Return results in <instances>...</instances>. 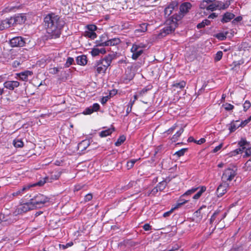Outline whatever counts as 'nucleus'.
Segmentation results:
<instances>
[{
    "instance_id": "obj_1",
    "label": "nucleus",
    "mask_w": 251,
    "mask_h": 251,
    "mask_svg": "<svg viewBox=\"0 0 251 251\" xmlns=\"http://www.w3.org/2000/svg\"><path fill=\"white\" fill-rule=\"evenodd\" d=\"M45 26L47 33L52 38H56L61 34V29L64 25V22L54 14H50L44 18Z\"/></svg>"
},
{
    "instance_id": "obj_2",
    "label": "nucleus",
    "mask_w": 251,
    "mask_h": 251,
    "mask_svg": "<svg viewBox=\"0 0 251 251\" xmlns=\"http://www.w3.org/2000/svg\"><path fill=\"white\" fill-rule=\"evenodd\" d=\"M113 59L111 55H108L103 58L97 61L94 64V68L98 74L105 73L107 68L110 66Z\"/></svg>"
},
{
    "instance_id": "obj_3",
    "label": "nucleus",
    "mask_w": 251,
    "mask_h": 251,
    "mask_svg": "<svg viewBox=\"0 0 251 251\" xmlns=\"http://www.w3.org/2000/svg\"><path fill=\"white\" fill-rule=\"evenodd\" d=\"M49 199L46 196L39 194L30 200V202L34 208H40L46 202L49 201Z\"/></svg>"
},
{
    "instance_id": "obj_4",
    "label": "nucleus",
    "mask_w": 251,
    "mask_h": 251,
    "mask_svg": "<svg viewBox=\"0 0 251 251\" xmlns=\"http://www.w3.org/2000/svg\"><path fill=\"white\" fill-rule=\"evenodd\" d=\"M237 175V169L236 167L233 168H227L226 169L222 176V181L228 182L231 181Z\"/></svg>"
},
{
    "instance_id": "obj_5",
    "label": "nucleus",
    "mask_w": 251,
    "mask_h": 251,
    "mask_svg": "<svg viewBox=\"0 0 251 251\" xmlns=\"http://www.w3.org/2000/svg\"><path fill=\"white\" fill-rule=\"evenodd\" d=\"M143 46L133 44L131 49V52L132 53V58L136 60L143 52Z\"/></svg>"
},
{
    "instance_id": "obj_6",
    "label": "nucleus",
    "mask_w": 251,
    "mask_h": 251,
    "mask_svg": "<svg viewBox=\"0 0 251 251\" xmlns=\"http://www.w3.org/2000/svg\"><path fill=\"white\" fill-rule=\"evenodd\" d=\"M10 44L13 47H23L25 46V42L23 38L18 36L13 38L10 41Z\"/></svg>"
},
{
    "instance_id": "obj_7",
    "label": "nucleus",
    "mask_w": 251,
    "mask_h": 251,
    "mask_svg": "<svg viewBox=\"0 0 251 251\" xmlns=\"http://www.w3.org/2000/svg\"><path fill=\"white\" fill-rule=\"evenodd\" d=\"M120 40L119 38H113L106 41H103L101 39L100 42L97 43V46H111L118 45L120 43Z\"/></svg>"
},
{
    "instance_id": "obj_8",
    "label": "nucleus",
    "mask_w": 251,
    "mask_h": 251,
    "mask_svg": "<svg viewBox=\"0 0 251 251\" xmlns=\"http://www.w3.org/2000/svg\"><path fill=\"white\" fill-rule=\"evenodd\" d=\"M176 27V23L172 21L169 25H167L163 28L162 31L160 32L161 36H165L167 34L171 33L175 31Z\"/></svg>"
},
{
    "instance_id": "obj_9",
    "label": "nucleus",
    "mask_w": 251,
    "mask_h": 251,
    "mask_svg": "<svg viewBox=\"0 0 251 251\" xmlns=\"http://www.w3.org/2000/svg\"><path fill=\"white\" fill-rule=\"evenodd\" d=\"M229 187V183L228 182L222 181V183L219 185L217 189V194L218 197H222L227 191V188Z\"/></svg>"
},
{
    "instance_id": "obj_10",
    "label": "nucleus",
    "mask_w": 251,
    "mask_h": 251,
    "mask_svg": "<svg viewBox=\"0 0 251 251\" xmlns=\"http://www.w3.org/2000/svg\"><path fill=\"white\" fill-rule=\"evenodd\" d=\"M34 209L31 202H27L21 205L18 208V213L21 214L26 212L27 211Z\"/></svg>"
},
{
    "instance_id": "obj_11",
    "label": "nucleus",
    "mask_w": 251,
    "mask_h": 251,
    "mask_svg": "<svg viewBox=\"0 0 251 251\" xmlns=\"http://www.w3.org/2000/svg\"><path fill=\"white\" fill-rule=\"evenodd\" d=\"M192 4L190 2H185L182 3L179 7L180 12L182 16L187 13L192 8Z\"/></svg>"
},
{
    "instance_id": "obj_12",
    "label": "nucleus",
    "mask_w": 251,
    "mask_h": 251,
    "mask_svg": "<svg viewBox=\"0 0 251 251\" xmlns=\"http://www.w3.org/2000/svg\"><path fill=\"white\" fill-rule=\"evenodd\" d=\"M11 19L12 20V22L13 23V25H14L22 24L24 23L26 20L25 16L22 14H18L14 17H11Z\"/></svg>"
},
{
    "instance_id": "obj_13",
    "label": "nucleus",
    "mask_w": 251,
    "mask_h": 251,
    "mask_svg": "<svg viewBox=\"0 0 251 251\" xmlns=\"http://www.w3.org/2000/svg\"><path fill=\"white\" fill-rule=\"evenodd\" d=\"M3 85L6 89L13 90L20 85V83L17 81H7L4 83Z\"/></svg>"
},
{
    "instance_id": "obj_14",
    "label": "nucleus",
    "mask_w": 251,
    "mask_h": 251,
    "mask_svg": "<svg viewBox=\"0 0 251 251\" xmlns=\"http://www.w3.org/2000/svg\"><path fill=\"white\" fill-rule=\"evenodd\" d=\"M12 20L11 19V18L2 21L0 24V30H2L13 25V23H12Z\"/></svg>"
},
{
    "instance_id": "obj_15",
    "label": "nucleus",
    "mask_w": 251,
    "mask_h": 251,
    "mask_svg": "<svg viewBox=\"0 0 251 251\" xmlns=\"http://www.w3.org/2000/svg\"><path fill=\"white\" fill-rule=\"evenodd\" d=\"M106 53V50L104 48H94L91 51V53L93 56L99 55L100 54H104Z\"/></svg>"
},
{
    "instance_id": "obj_16",
    "label": "nucleus",
    "mask_w": 251,
    "mask_h": 251,
    "mask_svg": "<svg viewBox=\"0 0 251 251\" xmlns=\"http://www.w3.org/2000/svg\"><path fill=\"white\" fill-rule=\"evenodd\" d=\"M235 15L233 13L226 12L224 15L221 21L223 23H227L233 19Z\"/></svg>"
},
{
    "instance_id": "obj_17",
    "label": "nucleus",
    "mask_w": 251,
    "mask_h": 251,
    "mask_svg": "<svg viewBox=\"0 0 251 251\" xmlns=\"http://www.w3.org/2000/svg\"><path fill=\"white\" fill-rule=\"evenodd\" d=\"M32 72L29 71H26L18 74L21 80L26 81L28 75H31Z\"/></svg>"
},
{
    "instance_id": "obj_18",
    "label": "nucleus",
    "mask_w": 251,
    "mask_h": 251,
    "mask_svg": "<svg viewBox=\"0 0 251 251\" xmlns=\"http://www.w3.org/2000/svg\"><path fill=\"white\" fill-rule=\"evenodd\" d=\"M77 63L80 65H85L87 64V57L85 55H80L77 57L76 59Z\"/></svg>"
},
{
    "instance_id": "obj_19",
    "label": "nucleus",
    "mask_w": 251,
    "mask_h": 251,
    "mask_svg": "<svg viewBox=\"0 0 251 251\" xmlns=\"http://www.w3.org/2000/svg\"><path fill=\"white\" fill-rule=\"evenodd\" d=\"M170 180L166 179L161 182H160L156 187L159 189V191H163L166 187L167 183L169 182Z\"/></svg>"
},
{
    "instance_id": "obj_20",
    "label": "nucleus",
    "mask_w": 251,
    "mask_h": 251,
    "mask_svg": "<svg viewBox=\"0 0 251 251\" xmlns=\"http://www.w3.org/2000/svg\"><path fill=\"white\" fill-rule=\"evenodd\" d=\"M147 30V25L146 23L142 24L138 28L135 30V32H144Z\"/></svg>"
},
{
    "instance_id": "obj_21",
    "label": "nucleus",
    "mask_w": 251,
    "mask_h": 251,
    "mask_svg": "<svg viewBox=\"0 0 251 251\" xmlns=\"http://www.w3.org/2000/svg\"><path fill=\"white\" fill-rule=\"evenodd\" d=\"M210 21L208 20L205 19L202 21L201 23L198 24L197 25L198 28H201L205 27V25H209Z\"/></svg>"
},
{
    "instance_id": "obj_22",
    "label": "nucleus",
    "mask_w": 251,
    "mask_h": 251,
    "mask_svg": "<svg viewBox=\"0 0 251 251\" xmlns=\"http://www.w3.org/2000/svg\"><path fill=\"white\" fill-rule=\"evenodd\" d=\"M184 129L183 128H181L177 132L173 135L172 140L173 142H176L178 139V138L183 133Z\"/></svg>"
},
{
    "instance_id": "obj_23",
    "label": "nucleus",
    "mask_w": 251,
    "mask_h": 251,
    "mask_svg": "<svg viewBox=\"0 0 251 251\" xmlns=\"http://www.w3.org/2000/svg\"><path fill=\"white\" fill-rule=\"evenodd\" d=\"M238 145L240 146L241 149L243 150V151L244 149L246 148V146H249V142H248L246 139H242L240 142L238 143Z\"/></svg>"
},
{
    "instance_id": "obj_24",
    "label": "nucleus",
    "mask_w": 251,
    "mask_h": 251,
    "mask_svg": "<svg viewBox=\"0 0 251 251\" xmlns=\"http://www.w3.org/2000/svg\"><path fill=\"white\" fill-rule=\"evenodd\" d=\"M84 35L86 37L90 38L92 39H95L97 36L96 33L95 32L90 31L89 30L86 31L85 32Z\"/></svg>"
},
{
    "instance_id": "obj_25",
    "label": "nucleus",
    "mask_w": 251,
    "mask_h": 251,
    "mask_svg": "<svg viewBox=\"0 0 251 251\" xmlns=\"http://www.w3.org/2000/svg\"><path fill=\"white\" fill-rule=\"evenodd\" d=\"M242 152L243 150L239 148L237 149L232 151H231L227 155H228L229 157H232L233 156H235L236 155L238 154L239 153H242Z\"/></svg>"
},
{
    "instance_id": "obj_26",
    "label": "nucleus",
    "mask_w": 251,
    "mask_h": 251,
    "mask_svg": "<svg viewBox=\"0 0 251 251\" xmlns=\"http://www.w3.org/2000/svg\"><path fill=\"white\" fill-rule=\"evenodd\" d=\"M186 85V82L184 81L174 83L173 86L176 88H179L180 89L183 88Z\"/></svg>"
},
{
    "instance_id": "obj_27",
    "label": "nucleus",
    "mask_w": 251,
    "mask_h": 251,
    "mask_svg": "<svg viewBox=\"0 0 251 251\" xmlns=\"http://www.w3.org/2000/svg\"><path fill=\"white\" fill-rule=\"evenodd\" d=\"M226 213H220V211H219L218 216H217V225H219V223L221 222L222 220L226 217Z\"/></svg>"
},
{
    "instance_id": "obj_28",
    "label": "nucleus",
    "mask_w": 251,
    "mask_h": 251,
    "mask_svg": "<svg viewBox=\"0 0 251 251\" xmlns=\"http://www.w3.org/2000/svg\"><path fill=\"white\" fill-rule=\"evenodd\" d=\"M13 145L16 148H21L24 145V143L21 140L16 139L13 141Z\"/></svg>"
},
{
    "instance_id": "obj_29",
    "label": "nucleus",
    "mask_w": 251,
    "mask_h": 251,
    "mask_svg": "<svg viewBox=\"0 0 251 251\" xmlns=\"http://www.w3.org/2000/svg\"><path fill=\"white\" fill-rule=\"evenodd\" d=\"M113 130L108 129L102 131L100 132V136L102 137H106L112 133Z\"/></svg>"
},
{
    "instance_id": "obj_30",
    "label": "nucleus",
    "mask_w": 251,
    "mask_h": 251,
    "mask_svg": "<svg viewBox=\"0 0 251 251\" xmlns=\"http://www.w3.org/2000/svg\"><path fill=\"white\" fill-rule=\"evenodd\" d=\"M126 140V137L124 135L121 136L115 142L116 146H120Z\"/></svg>"
},
{
    "instance_id": "obj_31",
    "label": "nucleus",
    "mask_w": 251,
    "mask_h": 251,
    "mask_svg": "<svg viewBox=\"0 0 251 251\" xmlns=\"http://www.w3.org/2000/svg\"><path fill=\"white\" fill-rule=\"evenodd\" d=\"M219 211H216L212 216H211L210 219V223L211 224H212L215 221V223L217 222V216H218Z\"/></svg>"
},
{
    "instance_id": "obj_32",
    "label": "nucleus",
    "mask_w": 251,
    "mask_h": 251,
    "mask_svg": "<svg viewBox=\"0 0 251 251\" xmlns=\"http://www.w3.org/2000/svg\"><path fill=\"white\" fill-rule=\"evenodd\" d=\"M239 126L240 125H236L234 122H231L228 128L230 132H234Z\"/></svg>"
},
{
    "instance_id": "obj_33",
    "label": "nucleus",
    "mask_w": 251,
    "mask_h": 251,
    "mask_svg": "<svg viewBox=\"0 0 251 251\" xmlns=\"http://www.w3.org/2000/svg\"><path fill=\"white\" fill-rule=\"evenodd\" d=\"M223 52L222 51H219L217 52L214 57V60L216 61H220L223 56Z\"/></svg>"
},
{
    "instance_id": "obj_34",
    "label": "nucleus",
    "mask_w": 251,
    "mask_h": 251,
    "mask_svg": "<svg viewBox=\"0 0 251 251\" xmlns=\"http://www.w3.org/2000/svg\"><path fill=\"white\" fill-rule=\"evenodd\" d=\"M245 169L247 171H251V159L248 160L245 164Z\"/></svg>"
},
{
    "instance_id": "obj_35",
    "label": "nucleus",
    "mask_w": 251,
    "mask_h": 251,
    "mask_svg": "<svg viewBox=\"0 0 251 251\" xmlns=\"http://www.w3.org/2000/svg\"><path fill=\"white\" fill-rule=\"evenodd\" d=\"M188 201L187 200H183L181 199H180L178 200L176 204V205L174 206V208L176 209L180 207L181 205H183V204L187 202Z\"/></svg>"
},
{
    "instance_id": "obj_36",
    "label": "nucleus",
    "mask_w": 251,
    "mask_h": 251,
    "mask_svg": "<svg viewBox=\"0 0 251 251\" xmlns=\"http://www.w3.org/2000/svg\"><path fill=\"white\" fill-rule=\"evenodd\" d=\"M198 187L192 188V189L188 190L187 191H186L183 195V196L191 195V194L194 193V192H195L196 191H197L198 190Z\"/></svg>"
},
{
    "instance_id": "obj_37",
    "label": "nucleus",
    "mask_w": 251,
    "mask_h": 251,
    "mask_svg": "<svg viewBox=\"0 0 251 251\" xmlns=\"http://www.w3.org/2000/svg\"><path fill=\"white\" fill-rule=\"evenodd\" d=\"M244 63V61L242 60H239L238 61H234L233 62V70H236V68L239 65L243 64Z\"/></svg>"
},
{
    "instance_id": "obj_38",
    "label": "nucleus",
    "mask_w": 251,
    "mask_h": 251,
    "mask_svg": "<svg viewBox=\"0 0 251 251\" xmlns=\"http://www.w3.org/2000/svg\"><path fill=\"white\" fill-rule=\"evenodd\" d=\"M159 191V189L156 186L153 189H152V190L151 192H148L147 195L148 196H150L151 195L154 196L157 194Z\"/></svg>"
},
{
    "instance_id": "obj_39",
    "label": "nucleus",
    "mask_w": 251,
    "mask_h": 251,
    "mask_svg": "<svg viewBox=\"0 0 251 251\" xmlns=\"http://www.w3.org/2000/svg\"><path fill=\"white\" fill-rule=\"evenodd\" d=\"M137 161L136 159H132L127 162V168L128 169H131Z\"/></svg>"
},
{
    "instance_id": "obj_40",
    "label": "nucleus",
    "mask_w": 251,
    "mask_h": 251,
    "mask_svg": "<svg viewBox=\"0 0 251 251\" xmlns=\"http://www.w3.org/2000/svg\"><path fill=\"white\" fill-rule=\"evenodd\" d=\"M186 151H187V149H182L180 150L179 151H176L175 153V155H177L178 157L183 156L184 154V153Z\"/></svg>"
},
{
    "instance_id": "obj_41",
    "label": "nucleus",
    "mask_w": 251,
    "mask_h": 251,
    "mask_svg": "<svg viewBox=\"0 0 251 251\" xmlns=\"http://www.w3.org/2000/svg\"><path fill=\"white\" fill-rule=\"evenodd\" d=\"M206 9L212 11L216 10L217 9L216 3L214 2L208 5L206 7Z\"/></svg>"
},
{
    "instance_id": "obj_42",
    "label": "nucleus",
    "mask_w": 251,
    "mask_h": 251,
    "mask_svg": "<svg viewBox=\"0 0 251 251\" xmlns=\"http://www.w3.org/2000/svg\"><path fill=\"white\" fill-rule=\"evenodd\" d=\"M74 62V59L72 57H68L66 61V63L65 64V66L66 67H69L70 65H71Z\"/></svg>"
},
{
    "instance_id": "obj_43",
    "label": "nucleus",
    "mask_w": 251,
    "mask_h": 251,
    "mask_svg": "<svg viewBox=\"0 0 251 251\" xmlns=\"http://www.w3.org/2000/svg\"><path fill=\"white\" fill-rule=\"evenodd\" d=\"M173 10L171 7L168 6L164 10L165 14L169 16L172 13Z\"/></svg>"
},
{
    "instance_id": "obj_44",
    "label": "nucleus",
    "mask_w": 251,
    "mask_h": 251,
    "mask_svg": "<svg viewBox=\"0 0 251 251\" xmlns=\"http://www.w3.org/2000/svg\"><path fill=\"white\" fill-rule=\"evenodd\" d=\"M251 121V116H250L247 119L242 121L240 124V126L244 127L247 125Z\"/></svg>"
},
{
    "instance_id": "obj_45",
    "label": "nucleus",
    "mask_w": 251,
    "mask_h": 251,
    "mask_svg": "<svg viewBox=\"0 0 251 251\" xmlns=\"http://www.w3.org/2000/svg\"><path fill=\"white\" fill-rule=\"evenodd\" d=\"M7 216H5L2 213H0V223L2 222L8 221L9 219L7 218Z\"/></svg>"
},
{
    "instance_id": "obj_46",
    "label": "nucleus",
    "mask_w": 251,
    "mask_h": 251,
    "mask_svg": "<svg viewBox=\"0 0 251 251\" xmlns=\"http://www.w3.org/2000/svg\"><path fill=\"white\" fill-rule=\"evenodd\" d=\"M251 106V102L248 100H246L243 104L244 111H247Z\"/></svg>"
},
{
    "instance_id": "obj_47",
    "label": "nucleus",
    "mask_w": 251,
    "mask_h": 251,
    "mask_svg": "<svg viewBox=\"0 0 251 251\" xmlns=\"http://www.w3.org/2000/svg\"><path fill=\"white\" fill-rule=\"evenodd\" d=\"M136 184V182H135L134 181H130V182H129V183L126 186H125L124 187V189L127 190V189H129L130 188L133 187V186H135Z\"/></svg>"
},
{
    "instance_id": "obj_48",
    "label": "nucleus",
    "mask_w": 251,
    "mask_h": 251,
    "mask_svg": "<svg viewBox=\"0 0 251 251\" xmlns=\"http://www.w3.org/2000/svg\"><path fill=\"white\" fill-rule=\"evenodd\" d=\"M61 173L60 172H56L54 174H52L51 178L53 179H57L60 176Z\"/></svg>"
},
{
    "instance_id": "obj_49",
    "label": "nucleus",
    "mask_w": 251,
    "mask_h": 251,
    "mask_svg": "<svg viewBox=\"0 0 251 251\" xmlns=\"http://www.w3.org/2000/svg\"><path fill=\"white\" fill-rule=\"evenodd\" d=\"M223 106H224L225 109L227 111L231 110L234 108V106L233 105L227 103L223 105Z\"/></svg>"
},
{
    "instance_id": "obj_50",
    "label": "nucleus",
    "mask_w": 251,
    "mask_h": 251,
    "mask_svg": "<svg viewBox=\"0 0 251 251\" xmlns=\"http://www.w3.org/2000/svg\"><path fill=\"white\" fill-rule=\"evenodd\" d=\"M60 68L58 67H54L50 69V73L51 74H56L59 71Z\"/></svg>"
},
{
    "instance_id": "obj_51",
    "label": "nucleus",
    "mask_w": 251,
    "mask_h": 251,
    "mask_svg": "<svg viewBox=\"0 0 251 251\" xmlns=\"http://www.w3.org/2000/svg\"><path fill=\"white\" fill-rule=\"evenodd\" d=\"M96 29H97V26L95 25H89L87 26V30L95 32V31Z\"/></svg>"
},
{
    "instance_id": "obj_52",
    "label": "nucleus",
    "mask_w": 251,
    "mask_h": 251,
    "mask_svg": "<svg viewBox=\"0 0 251 251\" xmlns=\"http://www.w3.org/2000/svg\"><path fill=\"white\" fill-rule=\"evenodd\" d=\"M216 5L217 9H223V2L221 1H216L215 2Z\"/></svg>"
},
{
    "instance_id": "obj_53",
    "label": "nucleus",
    "mask_w": 251,
    "mask_h": 251,
    "mask_svg": "<svg viewBox=\"0 0 251 251\" xmlns=\"http://www.w3.org/2000/svg\"><path fill=\"white\" fill-rule=\"evenodd\" d=\"M205 190L206 187L205 186H201V189L197 193V194H198L200 197L202 194L205 191Z\"/></svg>"
},
{
    "instance_id": "obj_54",
    "label": "nucleus",
    "mask_w": 251,
    "mask_h": 251,
    "mask_svg": "<svg viewBox=\"0 0 251 251\" xmlns=\"http://www.w3.org/2000/svg\"><path fill=\"white\" fill-rule=\"evenodd\" d=\"M133 103H134V101H131L128 105V107L126 109L127 114L129 113L131 111V109H132V107Z\"/></svg>"
},
{
    "instance_id": "obj_55",
    "label": "nucleus",
    "mask_w": 251,
    "mask_h": 251,
    "mask_svg": "<svg viewBox=\"0 0 251 251\" xmlns=\"http://www.w3.org/2000/svg\"><path fill=\"white\" fill-rule=\"evenodd\" d=\"M168 6L171 7L173 10H174L177 6V3L176 1H173Z\"/></svg>"
},
{
    "instance_id": "obj_56",
    "label": "nucleus",
    "mask_w": 251,
    "mask_h": 251,
    "mask_svg": "<svg viewBox=\"0 0 251 251\" xmlns=\"http://www.w3.org/2000/svg\"><path fill=\"white\" fill-rule=\"evenodd\" d=\"M93 197L92 195L91 194H87L84 198V201H88L92 200Z\"/></svg>"
},
{
    "instance_id": "obj_57",
    "label": "nucleus",
    "mask_w": 251,
    "mask_h": 251,
    "mask_svg": "<svg viewBox=\"0 0 251 251\" xmlns=\"http://www.w3.org/2000/svg\"><path fill=\"white\" fill-rule=\"evenodd\" d=\"M176 209L175 208H174V207H173L170 211H167L166 212H165L164 214H163V216L164 217H167L168 216H169L172 212L173 211Z\"/></svg>"
},
{
    "instance_id": "obj_58",
    "label": "nucleus",
    "mask_w": 251,
    "mask_h": 251,
    "mask_svg": "<svg viewBox=\"0 0 251 251\" xmlns=\"http://www.w3.org/2000/svg\"><path fill=\"white\" fill-rule=\"evenodd\" d=\"M94 111H97L100 108V105L98 103H94L92 107Z\"/></svg>"
},
{
    "instance_id": "obj_59",
    "label": "nucleus",
    "mask_w": 251,
    "mask_h": 251,
    "mask_svg": "<svg viewBox=\"0 0 251 251\" xmlns=\"http://www.w3.org/2000/svg\"><path fill=\"white\" fill-rule=\"evenodd\" d=\"M94 112L91 107H89L86 109L85 111L84 112L85 114H90Z\"/></svg>"
},
{
    "instance_id": "obj_60",
    "label": "nucleus",
    "mask_w": 251,
    "mask_h": 251,
    "mask_svg": "<svg viewBox=\"0 0 251 251\" xmlns=\"http://www.w3.org/2000/svg\"><path fill=\"white\" fill-rule=\"evenodd\" d=\"M23 194V193L22 192H21V189H20V190H18L17 191L14 192L12 194V195L14 197H17L18 196H21Z\"/></svg>"
},
{
    "instance_id": "obj_61",
    "label": "nucleus",
    "mask_w": 251,
    "mask_h": 251,
    "mask_svg": "<svg viewBox=\"0 0 251 251\" xmlns=\"http://www.w3.org/2000/svg\"><path fill=\"white\" fill-rule=\"evenodd\" d=\"M223 147V144H221L218 146L216 147L213 150V152L215 153L219 151Z\"/></svg>"
},
{
    "instance_id": "obj_62",
    "label": "nucleus",
    "mask_w": 251,
    "mask_h": 251,
    "mask_svg": "<svg viewBox=\"0 0 251 251\" xmlns=\"http://www.w3.org/2000/svg\"><path fill=\"white\" fill-rule=\"evenodd\" d=\"M230 4V1H226V2H223V9H226Z\"/></svg>"
},
{
    "instance_id": "obj_63",
    "label": "nucleus",
    "mask_w": 251,
    "mask_h": 251,
    "mask_svg": "<svg viewBox=\"0 0 251 251\" xmlns=\"http://www.w3.org/2000/svg\"><path fill=\"white\" fill-rule=\"evenodd\" d=\"M207 6V3L204 0H203V1L201 3L200 6V8L202 9H206Z\"/></svg>"
},
{
    "instance_id": "obj_64",
    "label": "nucleus",
    "mask_w": 251,
    "mask_h": 251,
    "mask_svg": "<svg viewBox=\"0 0 251 251\" xmlns=\"http://www.w3.org/2000/svg\"><path fill=\"white\" fill-rule=\"evenodd\" d=\"M246 156H249L251 155V147L247 149L245 151Z\"/></svg>"
}]
</instances>
